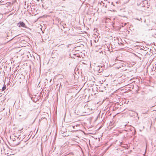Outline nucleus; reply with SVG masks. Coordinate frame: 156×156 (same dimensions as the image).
<instances>
[{"label":"nucleus","instance_id":"obj_13","mask_svg":"<svg viewBox=\"0 0 156 156\" xmlns=\"http://www.w3.org/2000/svg\"><path fill=\"white\" fill-rule=\"evenodd\" d=\"M44 119H46V118H44Z\"/></svg>","mask_w":156,"mask_h":156},{"label":"nucleus","instance_id":"obj_5","mask_svg":"<svg viewBox=\"0 0 156 156\" xmlns=\"http://www.w3.org/2000/svg\"><path fill=\"white\" fill-rule=\"evenodd\" d=\"M14 137H15L12 139V140L13 141H16V140H17L18 139H20V136H19L18 137H17L16 136H14Z\"/></svg>","mask_w":156,"mask_h":156},{"label":"nucleus","instance_id":"obj_12","mask_svg":"<svg viewBox=\"0 0 156 156\" xmlns=\"http://www.w3.org/2000/svg\"><path fill=\"white\" fill-rule=\"evenodd\" d=\"M61 45H59V46H61Z\"/></svg>","mask_w":156,"mask_h":156},{"label":"nucleus","instance_id":"obj_4","mask_svg":"<svg viewBox=\"0 0 156 156\" xmlns=\"http://www.w3.org/2000/svg\"><path fill=\"white\" fill-rule=\"evenodd\" d=\"M31 12L33 13H36L37 10V8L35 6L32 5L31 8Z\"/></svg>","mask_w":156,"mask_h":156},{"label":"nucleus","instance_id":"obj_11","mask_svg":"<svg viewBox=\"0 0 156 156\" xmlns=\"http://www.w3.org/2000/svg\"><path fill=\"white\" fill-rule=\"evenodd\" d=\"M122 142H121L120 143V144L122 145Z\"/></svg>","mask_w":156,"mask_h":156},{"label":"nucleus","instance_id":"obj_6","mask_svg":"<svg viewBox=\"0 0 156 156\" xmlns=\"http://www.w3.org/2000/svg\"><path fill=\"white\" fill-rule=\"evenodd\" d=\"M30 4H31V3H28L27 4V8L28 9V10H29V9H31V7L32 6H31L30 5Z\"/></svg>","mask_w":156,"mask_h":156},{"label":"nucleus","instance_id":"obj_10","mask_svg":"<svg viewBox=\"0 0 156 156\" xmlns=\"http://www.w3.org/2000/svg\"><path fill=\"white\" fill-rule=\"evenodd\" d=\"M148 111H147V112H146L145 113H146V114H147V112H148Z\"/></svg>","mask_w":156,"mask_h":156},{"label":"nucleus","instance_id":"obj_7","mask_svg":"<svg viewBox=\"0 0 156 156\" xmlns=\"http://www.w3.org/2000/svg\"><path fill=\"white\" fill-rule=\"evenodd\" d=\"M136 20H142V19L141 18H140V19L139 18H135V19Z\"/></svg>","mask_w":156,"mask_h":156},{"label":"nucleus","instance_id":"obj_2","mask_svg":"<svg viewBox=\"0 0 156 156\" xmlns=\"http://www.w3.org/2000/svg\"><path fill=\"white\" fill-rule=\"evenodd\" d=\"M94 70L95 71L97 72L98 73H100L103 70V69L102 68V66H96L94 67Z\"/></svg>","mask_w":156,"mask_h":156},{"label":"nucleus","instance_id":"obj_8","mask_svg":"<svg viewBox=\"0 0 156 156\" xmlns=\"http://www.w3.org/2000/svg\"><path fill=\"white\" fill-rule=\"evenodd\" d=\"M87 106H85V108H87V109H89V110H91L90 109V108H87Z\"/></svg>","mask_w":156,"mask_h":156},{"label":"nucleus","instance_id":"obj_9","mask_svg":"<svg viewBox=\"0 0 156 156\" xmlns=\"http://www.w3.org/2000/svg\"><path fill=\"white\" fill-rule=\"evenodd\" d=\"M77 125H76V126H73V127L74 129V128H75V127H77Z\"/></svg>","mask_w":156,"mask_h":156},{"label":"nucleus","instance_id":"obj_3","mask_svg":"<svg viewBox=\"0 0 156 156\" xmlns=\"http://www.w3.org/2000/svg\"><path fill=\"white\" fill-rule=\"evenodd\" d=\"M17 26L19 27H23L26 28L27 27L24 23L22 21H20L17 24Z\"/></svg>","mask_w":156,"mask_h":156},{"label":"nucleus","instance_id":"obj_1","mask_svg":"<svg viewBox=\"0 0 156 156\" xmlns=\"http://www.w3.org/2000/svg\"><path fill=\"white\" fill-rule=\"evenodd\" d=\"M115 62L116 63L114 65L116 68L120 70H123L124 69V67L126 66V65L123 63L124 62L123 61L115 60Z\"/></svg>","mask_w":156,"mask_h":156}]
</instances>
